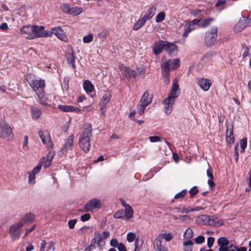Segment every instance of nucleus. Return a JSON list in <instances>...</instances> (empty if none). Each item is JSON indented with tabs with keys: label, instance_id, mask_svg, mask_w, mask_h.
<instances>
[{
	"label": "nucleus",
	"instance_id": "15",
	"mask_svg": "<svg viewBox=\"0 0 251 251\" xmlns=\"http://www.w3.org/2000/svg\"><path fill=\"white\" fill-rule=\"evenodd\" d=\"M52 32L58 39L62 41L67 42L68 37L64 31L60 26L53 28Z\"/></svg>",
	"mask_w": 251,
	"mask_h": 251
},
{
	"label": "nucleus",
	"instance_id": "61",
	"mask_svg": "<svg viewBox=\"0 0 251 251\" xmlns=\"http://www.w3.org/2000/svg\"><path fill=\"white\" fill-rule=\"evenodd\" d=\"M90 218H91L90 215L88 213H86V214H84V215H82L81 216L80 220L82 222H85V221L89 220L90 219Z\"/></svg>",
	"mask_w": 251,
	"mask_h": 251
},
{
	"label": "nucleus",
	"instance_id": "8",
	"mask_svg": "<svg viewBox=\"0 0 251 251\" xmlns=\"http://www.w3.org/2000/svg\"><path fill=\"white\" fill-rule=\"evenodd\" d=\"M39 136L42 143L47 148H52L53 144L51 140L50 134L48 131H40L39 132Z\"/></svg>",
	"mask_w": 251,
	"mask_h": 251
},
{
	"label": "nucleus",
	"instance_id": "1",
	"mask_svg": "<svg viewBox=\"0 0 251 251\" xmlns=\"http://www.w3.org/2000/svg\"><path fill=\"white\" fill-rule=\"evenodd\" d=\"M27 82L31 88L35 92L37 96L38 102L42 105L48 106L47 102L49 98L47 97L45 88L46 87V82L45 80L42 79H37L32 77H29L27 80Z\"/></svg>",
	"mask_w": 251,
	"mask_h": 251
},
{
	"label": "nucleus",
	"instance_id": "22",
	"mask_svg": "<svg viewBox=\"0 0 251 251\" xmlns=\"http://www.w3.org/2000/svg\"><path fill=\"white\" fill-rule=\"evenodd\" d=\"M180 93V91L179 88V85L177 84L176 80H174L172 86L171 95L168 97H173L174 100H175V99L178 96Z\"/></svg>",
	"mask_w": 251,
	"mask_h": 251
},
{
	"label": "nucleus",
	"instance_id": "3",
	"mask_svg": "<svg viewBox=\"0 0 251 251\" xmlns=\"http://www.w3.org/2000/svg\"><path fill=\"white\" fill-rule=\"evenodd\" d=\"M92 131L91 125L86 124L79 138V146L85 153L88 152L90 149V139L92 135Z\"/></svg>",
	"mask_w": 251,
	"mask_h": 251
},
{
	"label": "nucleus",
	"instance_id": "51",
	"mask_svg": "<svg viewBox=\"0 0 251 251\" xmlns=\"http://www.w3.org/2000/svg\"><path fill=\"white\" fill-rule=\"evenodd\" d=\"M93 39V36L92 34H89L85 36L83 38V41L85 43H89L91 42Z\"/></svg>",
	"mask_w": 251,
	"mask_h": 251
},
{
	"label": "nucleus",
	"instance_id": "21",
	"mask_svg": "<svg viewBox=\"0 0 251 251\" xmlns=\"http://www.w3.org/2000/svg\"><path fill=\"white\" fill-rule=\"evenodd\" d=\"M111 95L109 92L105 93L102 96L100 105V110L102 113L104 111L106 105L109 102Z\"/></svg>",
	"mask_w": 251,
	"mask_h": 251
},
{
	"label": "nucleus",
	"instance_id": "7",
	"mask_svg": "<svg viewBox=\"0 0 251 251\" xmlns=\"http://www.w3.org/2000/svg\"><path fill=\"white\" fill-rule=\"evenodd\" d=\"M75 135L71 134L68 138L65 139L64 144L60 149V153L62 154H65L68 153L69 151H72L74 147V139Z\"/></svg>",
	"mask_w": 251,
	"mask_h": 251
},
{
	"label": "nucleus",
	"instance_id": "4",
	"mask_svg": "<svg viewBox=\"0 0 251 251\" xmlns=\"http://www.w3.org/2000/svg\"><path fill=\"white\" fill-rule=\"evenodd\" d=\"M14 134L10 126L5 122H0V137L8 141L12 139Z\"/></svg>",
	"mask_w": 251,
	"mask_h": 251
},
{
	"label": "nucleus",
	"instance_id": "63",
	"mask_svg": "<svg viewBox=\"0 0 251 251\" xmlns=\"http://www.w3.org/2000/svg\"><path fill=\"white\" fill-rule=\"evenodd\" d=\"M35 175L34 174H33V173H32V172H31L29 174L28 181H29V183H35Z\"/></svg>",
	"mask_w": 251,
	"mask_h": 251
},
{
	"label": "nucleus",
	"instance_id": "13",
	"mask_svg": "<svg viewBox=\"0 0 251 251\" xmlns=\"http://www.w3.org/2000/svg\"><path fill=\"white\" fill-rule=\"evenodd\" d=\"M197 83L200 88L204 91H208L212 85V82L210 79L203 78H198Z\"/></svg>",
	"mask_w": 251,
	"mask_h": 251
},
{
	"label": "nucleus",
	"instance_id": "35",
	"mask_svg": "<svg viewBox=\"0 0 251 251\" xmlns=\"http://www.w3.org/2000/svg\"><path fill=\"white\" fill-rule=\"evenodd\" d=\"M97 242L98 247H102L104 245V242H102L101 236L99 231H95L94 232V237Z\"/></svg>",
	"mask_w": 251,
	"mask_h": 251
},
{
	"label": "nucleus",
	"instance_id": "42",
	"mask_svg": "<svg viewBox=\"0 0 251 251\" xmlns=\"http://www.w3.org/2000/svg\"><path fill=\"white\" fill-rule=\"evenodd\" d=\"M226 3V0H218L215 6L220 10H222L225 7Z\"/></svg>",
	"mask_w": 251,
	"mask_h": 251
},
{
	"label": "nucleus",
	"instance_id": "31",
	"mask_svg": "<svg viewBox=\"0 0 251 251\" xmlns=\"http://www.w3.org/2000/svg\"><path fill=\"white\" fill-rule=\"evenodd\" d=\"M83 88L84 90L87 93L92 92L94 90V88L92 82L88 80H86L83 82Z\"/></svg>",
	"mask_w": 251,
	"mask_h": 251
},
{
	"label": "nucleus",
	"instance_id": "26",
	"mask_svg": "<svg viewBox=\"0 0 251 251\" xmlns=\"http://www.w3.org/2000/svg\"><path fill=\"white\" fill-rule=\"evenodd\" d=\"M156 10V7L155 6H152L151 8H149V9L147 11V12L145 13L144 16L143 17V18L146 20L147 21V20H149L151 19L153 16H154L155 11Z\"/></svg>",
	"mask_w": 251,
	"mask_h": 251
},
{
	"label": "nucleus",
	"instance_id": "49",
	"mask_svg": "<svg viewBox=\"0 0 251 251\" xmlns=\"http://www.w3.org/2000/svg\"><path fill=\"white\" fill-rule=\"evenodd\" d=\"M184 236L187 239L191 238L193 236V232L192 229L189 228L187 229L184 232Z\"/></svg>",
	"mask_w": 251,
	"mask_h": 251
},
{
	"label": "nucleus",
	"instance_id": "24",
	"mask_svg": "<svg viewBox=\"0 0 251 251\" xmlns=\"http://www.w3.org/2000/svg\"><path fill=\"white\" fill-rule=\"evenodd\" d=\"M123 206L125 207V217L127 221L129 220L132 218L133 215V210L132 207L127 204L123 203Z\"/></svg>",
	"mask_w": 251,
	"mask_h": 251
},
{
	"label": "nucleus",
	"instance_id": "27",
	"mask_svg": "<svg viewBox=\"0 0 251 251\" xmlns=\"http://www.w3.org/2000/svg\"><path fill=\"white\" fill-rule=\"evenodd\" d=\"M153 247L155 251H161L163 248L165 247L162 245V240L161 237L157 236L154 240Z\"/></svg>",
	"mask_w": 251,
	"mask_h": 251
},
{
	"label": "nucleus",
	"instance_id": "39",
	"mask_svg": "<svg viewBox=\"0 0 251 251\" xmlns=\"http://www.w3.org/2000/svg\"><path fill=\"white\" fill-rule=\"evenodd\" d=\"M214 21L213 18H207L203 20L200 23V26L202 28H205L210 25L212 22Z\"/></svg>",
	"mask_w": 251,
	"mask_h": 251
},
{
	"label": "nucleus",
	"instance_id": "23",
	"mask_svg": "<svg viewBox=\"0 0 251 251\" xmlns=\"http://www.w3.org/2000/svg\"><path fill=\"white\" fill-rule=\"evenodd\" d=\"M35 215L32 213H26L23 218H22L19 222H22L24 224H30L34 221Z\"/></svg>",
	"mask_w": 251,
	"mask_h": 251
},
{
	"label": "nucleus",
	"instance_id": "43",
	"mask_svg": "<svg viewBox=\"0 0 251 251\" xmlns=\"http://www.w3.org/2000/svg\"><path fill=\"white\" fill-rule=\"evenodd\" d=\"M147 106V105L146 104L139 103L137 106V113L139 115L141 116L143 114Z\"/></svg>",
	"mask_w": 251,
	"mask_h": 251
},
{
	"label": "nucleus",
	"instance_id": "32",
	"mask_svg": "<svg viewBox=\"0 0 251 251\" xmlns=\"http://www.w3.org/2000/svg\"><path fill=\"white\" fill-rule=\"evenodd\" d=\"M149 93L148 91H146L142 96L140 103L146 104L147 105L149 104L151 102V100L149 99Z\"/></svg>",
	"mask_w": 251,
	"mask_h": 251
},
{
	"label": "nucleus",
	"instance_id": "54",
	"mask_svg": "<svg viewBox=\"0 0 251 251\" xmlns=\"http://www.w3.org/2000/svg\"><path fill=\"white\" fill-rule=\"evenodd\" d=\"M114 217L116 219H124V213L122 210H119L116 212L114 215Z\"/></svg>",
	"mask_w": 251,
	"mask_h": 251
},
{
	"label": "nucleus",
	"instance_id": "14",
	"mask_svg": "<svg viewBox=\"0 0 251 251\" xmlns=\"http://www.w3.org/2000/svg\"><path fill=\"white\" fill-rule=\"evenodd\" d=\"M175 100L173 97H167L164 100V112L167 115L171 114L172 111V106L175 104Z\"/></svg>",
	"mask_w": 251,
	"mask_h": 251
},
{
	"label": "nucleus",
	"instance_id": "41",
	"mask_svg": "<svg viewBox=\"0 0 251 251\" xmlns=\"http://www.w3.org/2000/svg\"><path fill=\"white\" fill-rule=\"evenodd\" d=\"M188 191L186 189H184L180 191V192L176 194L175 197L174 199L179 200V199H182L185 196H186L187 194Z\"/></svg>",
	"mask_w": 251,
	"mask_h": 251
},
{
	"label": "nucleus",
	"instance_id": "45",
	"mask_svg": "<svg viewBox=\"0 0 251 251\" xmlns=\"http://www.w3.org/2000/svg\"><path fill=\"white\" fill-rule=\"evenodd\" d=\"M165 18V13L164 12H161L156 16L155 21L156 23L162 22Z\"/></svg>",
	"mask_w": 251,
	"mask_h": 251
},
{
	"label": "nucleus",
	"instance_id": "2",
	"mask_svg": "<svg viewBox=\"0 0 251 251\" xmlns=\"http://www.w3.org/2000/svg\"><path fill=\"white\" fill-rule=\"evenodd\" d=\"M180 66V60L178 58L169 59L168 60L162 59L161 64V72L164 81L166 83H169L170 81V72L171 69L174 70L177 69Z\"/></svg>",
	"mask_w": 251,
	"mask_h": 251
},
{
	"label": "nucleus",
	"instance_id": "34",
	"mask_svg": "<svg viewBox=\"0 0 251 251\" xmlns=\"http://www.w3.org/2000/svg\"><path fill=\"white\" fill-rule=\"evenodd\" d=\"M146 22V20H145L143 17L140 18L137 22L135 23L133 25V29L134 30H138L140 28H141L144 25Z\"/></svg>",
	"mask_w": 251,
	"mask_h": 251
},
{
	"label": "nucleus",
	"instance_id": "47",
	"mask_svg": "<svg viewBox=\"0 0 251 251\" xmlns=\"http://www.w3.org/2000/svg\"><path fill=\"white\" fill-rule=\"evenodd\" d=\"M108 33V32L107 30L103 29L97 34V37L100 40H102L107 37Z\"/></svg>",
	"mask_w": 251,
	"mask_h": 251
},
{
	"label": "nucleus",
	"instance_id": "16",
	"mask_svg": "<svg viewBox=\"0 0 251 251\" xmlns=\"http://www.w3.org/2000/svg\"><path fill=\"white\" fill-rule=\"evenodd\" d=\"M165 41L160 40L158 42H155L152 45V50L155 55H158L161 53L162 50L165 48Z\"/></svg>",
	"mask_w": 251,
	"mask_h": 251
},
{
	"label": "nucleus",
	"instance_id": "18",
	"mask_svg": "<svg viewBox=\"0 0 251 251\" xmlns=\"http://www.w3.org/2000/svg\"><path fill=\"white\" fill-rule=\"evenodd\" d=\"M196 223L201 225L210 226L211 218L207 215H201L196 218Z\"/></svg>",
	"mask_w": 251,
	"mask_h": 251
},
{
	"label": "nucleus",
	"instance_id": "38",
	"mask_svg": "<svg viewBox=\"0 0 251 251\" xmlns=\"http://www.w3.org/2000/svg\"><path fill=\"white\" fill-rule=\"evenodd\" d=\"M218 244L220 247L222 246H228L229 241L228 240L224 237H220L218 240Z\"/></svg>",
	"mask_w": 251,
	"mask_h": 251
},
{
	"label": "nucleus",
	"instance_id": "64",
	"mask_svg": "<svg viewBox=\"0 0 251 251\" xmlns=\"http://www.w3.org/2000/svg\"><path fill=\"white\" fill-rule=\"evenodd\" d=\"M117 248L119 251H127L126 246L122 243L119 244Z\"/></svg>",
	"mask_w": 251,
	"mask_h": 251
},
{
	"label": "nucleus",
	"instance_id": "6",
	"mask_svg": "<svg viewBox=\"0 0 251 251\" xmlns=\"http://www.w3.org/2000/svg\"><path fill=\"white\" fill-rule=\"evenodd\" d=\"M23 226V223L18 222L16 224L12 225L9 227V234L13 241H15L20 237Z\"/></svg>",
	"mask_w": 251,
	"mask_h": 251
},
{
	"label": "nucleus",
	"instance_id": "59",
	"mask_svg": "<svg viewBox=\"0 0 251 251\" xmlns=\"http://www.w3.org/2000/svg\"><path fill=\"white\" fill-rule=\"evenodd\" d=\"M215 239L213 237H209L207 238V245L209 248H211L214 244Z\"/></svg>",
	"mask_w": 251,
	"mask_h": 251
},
{
	"label": "nucleus",
	"instance_id": "56",
	"mask_svg": "<svg viewBox=\"0 0 251 251\" xmlns=\"http://www.w3.org/2000/svg\"><path fill=\"white\" fill-rule=\"evenodd\" d=\"M149 139L151 142H157L161 141V138L159 136H150Z\"/></svg>",
	"mask_w": 251,
	"mask_h": 251
},
{
	"label": "nucleus",
	"instance_id": "57",
	"mask_svg": "<svg viewBox=\"0 0 251 251\" xmlns=\"http://www.w3.org/2000/svg\"><path fill=\"white\" fill-rule=\"evenodd\" d=\"M135 238V234L133 232H129L127 234V240L129 242H132Z\"/></svg>",
	"mask_w": 251,
	"mask_h": 251
},
{
	"label": "nucleus",
	"instance_id": "60",
	"mask_svg": "<svg viewBox=\"0 0 251 251\" xmlns=\"http://www.w3.org/2000/svg\"><path fill=\"white\" fill-rule=\"evenodd\" d=\"M241 148H246L247 146V138L246 137L243 138L240 141Z\"/></svg>",
	"mask_w": 251,
	"mask_h": 251
},
{
	"label": "nucleus",
	"instance_id": "5",
	"mask_svg": "<svg viewBox=\"0 0 251 251\" xmlns=\"http://www.w3.org/2000/svg\"><path fill=\"white\" fill-rule=\"evenodd\" d=\"M217 27L213 26L205 33L204 43L207 46H211L214 44L217 38Z\"/></svg>",
	"mask_w": 251,
	"mask_h": 251
},
{
	"label": "nucleus",
	"instance_id": "53",
	"mask_svg": "<svg viewBox=\"0 0 251 251\" xmlns=\"http://www.w3.org/2000/svg\"><path fill=\"white\" fill-rule=\"evenodd\" d=\"M52 34H53L52 28L51 29V30H43L41 37H51Z\"/></svg>",
	"mask_w": 251,
	"mask_h": 251
},
{
	"label": "nucleus",
	"instance_id": "29",
	"mask_svg": "<svg viewBox=\"0 0 251 251\" xmlns=\"http://www.w3.org/2000/svg\"><path fill=\"white\" fill-rule=\"evenodd\" d=\"M206 174L207 176L209 177L207 181L208 184L210 188L213 189L215 184L213 181L214 177L212 169L210 167L207 170Z\"/></svg>",
	"mask_w": 251,
	"mask_h": 251
},
{
	"label": "nucleus",
	"instance_id": "46",
	"mask_svg": "<svg viewBox=\"0 0 251 251\" xmlns=\"http://www.w3.org/2000/svg\"><path fill=\"white\" fill-rule=\"evenodd\" d=\"M199 192L198 187L197 186H193L192 188H191L189 193L190 194V197L191 198H192L194 197Z\"/></svg>",
	"mask_w": 251,
	"mask_h": 251
},
{
	"label": "nucleus",
	"instance_id": "20",
	"mask_svg": "<svg viewBox=\"0 0 251 251\" xmlns=\"http://www.w3.org/2000/svg\"><path fill=\"white\" fill-rule=\"evenodd\" d=\"M57 107L62 111L66 112H75L78 113L80 111V109L79 108L72 105L59 104Z\"/></svg>",
	"mask_w": 251,
	"mask_h": 251
},
{
	"label": "nucleus",
	"instance_id": "30",
	"mask_svg": "<svg viewBox=\"0 0 251 251\" xmlns=\"http://www.w3.org/2000/svg\"><path fill=\"white\" fill-rule=\"evenodd\" d=\"M31 112L32 118L34 120H38L42 114V111L39 108L32 107L31 108Z\"/></svg>",
	"mask_w": 251,
	"mask_h": 251
},
{
	"label": "nucleus",
	"instance_id": "12",
	"mask_svg": "<svg viewBox=\"0 0 251 251\" xmlns=\"http://www.w3.org/2000/svg\"><path fill=\"white\" fill-rule=\"evenodd\" d=\"M251 19L249 17H243L234 26V30L235 32H239L245 28L250 23Z\"/></svg>",
	"mask_w": 251,
	"mask_h": 251
},
{
	"label": "nucleus",
	"instance_id": "58",
	"mask_svg": "<svg viewBox=\"0 0 251 251\" xmlns=\"http://www.w3.org/2000/svg\"><path fill=\"white\" fill-rule=\"evenodd\" d=\"M28 136L25 135L24 137V142H23V149L27 151L28 149Z\"/></svg>",
	"mask_w": 251,
	"mask_h": 251
},
{
	"label": "nucleus",
	"instance_id": "9",
	"mask_svg": "<svg viewBox=\"0 0 251 251\" xmlns=\"http://www.w3.org/2000/svg\"><path fill=\"white\" fill-rule=\"evenodd\" d=\"M101 207V201L97 199H93L89 201L84 206L85 211L91 212L94 209H99Z\"/></svg>",
	"mask_w": 251,
	"mask_h": 251
},
{
	"label": "nucleus",
	"instance_id": "40",
	"mask_svg": "<svg viewBox=\"0 0 251 251\" xmlns=\"http://www.w3.org/2000/svg\"><path fill=\"white\" fill-rule=\"evenodd\" d=\"M76 57L74 55V52L73 50H71V52H68L67 55V61L69 64H71V63H73V62H75V59Z\"/></svg>",
	"mask_w": 251,
	"mask_h": 251
},
{
	"label": "nucleus",
	"instance_id": "52",
	"mask_svg": "<svg viewBox=\"0 0 251 251\" xmlns=\"http://www.w3.org/2000/svg\"><path fill=\"white\" fill-rule=\"evenodd\" d=\"M204 241L205 238L202 235H199L195 239V242L197 244H201Z\"/></svg>",
	"mask_w": 251,
	"mask_h": 251
},
{
	"label": "nucleus",
	"instance_id": "62",
	"mask_svg": "<svg viewBox=\"0 0 251 251\" xmlns=\"http://www.w3.org/2000/svg\"><path fill=\"white\" fill-rule=\"evenodd\" d=\"M76 222H77V220L75 219L69 220L68 222V226H69V228L71 229L74 228Z\"/></svg>",
	"mask_w": 251,
	"mask_h": 251
},
{
	"label": "nucleus",
	"instance_id": "37",
	"mask_svg": "<svg viewBox=\"0 0 251 251\" xmlns=\"http://www.w3.org/2000/svg\"><path fill=\"white\" fill-rule=\"evenodd\" d=\"M216 54V52L213 50L209 51L203 55L201 58V59L205 61V62H207Z\"/></svg>",
	"mask_w": 251,
	"mask_h": 251
},
{
	"label": "nucleus",
	"instance_id": "50",
	"mask_svg": "<svg viewBox=\"0 0 251 251\" xmlns=\"http://www.w3.org/2000/svg\"><path fill=\"white\" fill-rule=\"evenodd\" d=\"M231 248H234L236 249V247H235L233 245L231 244L229 246H222L220 247L219 249V251H234V249L229 250V249Z\"/></svg>",
	"mask_w": 251,
	"mask_h": 251
},
{
	"label": "nucleus",
	"instance_id": "36",
	"mask_svg": "<svg viewBox=\"0 0 251 251\" xmlns=\"http://www.w3.org/2000/svg\"><path fill=\"white\" fill-rule=\"evenodd\" d=\"M83 9L81 7H70L69 14L76 16L82 12Z\"/></svg>",
	"mask_w": 251,
	"mask_h": 251
},
{
	"label": "nucleus",
	"instance_id": "19",
	"mask_svg": "<svg viewBox=\"0 0 251 251\" xmlns=\"http://www.w3.org/2000/svg\"><path fill=\"white\" fill-rule=\"evenodd\" d=\"M226 141L228 143L232 144L234 142L235 139L233 132L232 125H228L226 126Z\"/></svg>",
	"mask_w": 251,
	"mask_h": 251
},
{
	"label": "nucleus",
	"instance_id": "33",
	"mask_svg": "<svg viewBox=\"0 0 251 251\" xmlns=\"http://www.w3.org/2000/svg\"><path fill=\"white\" fill-rule=\"evenodd\" d=\"M224 224V222L222 220L218 218L212 216L211 218L210 226H214L215 227H219L222 226Z\"/></svg>",
	"mask_w": 251,
	"mask_h": 251
},
{
	"label": "nucleus",
	"instance_id": "11",
	"mask_svg": "<svg viewBox=\"0 0 251 251\" xmlns=\"http://www.w3.org/2000/svg\"><path fill=\"white\" fill-rule=\"evenodd\" d=\"M33 25H25L21 28L20 31L25 38L28 39H32L35 38V36L33 35Z\"/></svg>",
	"mask_w": 251,
	"mask_h": 251
},
{
	"label": "nucleus",
	"instance_id": "28",
	"mask_svg": "<svg viewBox=\"0 0 251 251\" xmlns=\"http://www.w3.org/2000/svg\"><path fill=\"white\" fill-rule=\"evenodd\" d=\"M33 25V35L35 36V38L41 37L42 32L44 29L43 26H38L36 25Z\"/></svg>",
	"mask_w": 251,
	"mask_h": 251
},
{
	"label": "nucleus",
	"instance_id": "10",
	"mask_svg": "<svg viewBox=\"0 0 251 251\" xmlns=\"http://www.w3.org/2000/svg\"><path fill=\"white\" fill-rule=\"evenodd\" d=\"M120 69L123 75L128 78V79L135 78L137 75V72L130 68L125 66L124 64L119 65Z\"/></svg>",
	"mask_w": 251,
	"mask_h": 251
},
{
	"label": "nucleus",
	"instance_id": "55",
	"mask_svg": "<svg viewBox=\"0 0 251 251\" xmlns=\"http://www.w3.org/2000/svg\"><path fill=\"white\" fill-rule=\"evenodd\" d=\"M242 48L244 50V52L243 53V57L245 58L249 55V49L245 44L242 45Z\"/></svg>",
	"mask_w": 251,
	"mask_h": 251
},
{
	"label": "nucleus",
	"instance_id": "17",
	"mask_svg": "<svg viewBox=\"0 0 251 251\" xmlns=\"http://www.w3.org/2000/svg\"><path fill=\"white\" fill-rule=\"evenodd\" d=\"M165 46L164 50L170 55L174 56L176 54L177 47L175 44L165 41Z\"/></svg>",
	"mask_w": 251,
	"mask_h": 251
},
{
	"label": "nucleus",
	"instance_id": "48",
	"mask_svg": "<svg viewBox=\"0 0 251 251\" xmlns=\"http://www.w3.org/2000/svg\"><path fill=\"white\" fill-rule=\"evenodd\" d=\"M70 7L68 4H63L60 6L61 11L67 14H69Z\"/></svg>",
	"mask_w": 251,
	"mask_h": 251
},
{
	"label": "nucleus",
	"instance_id": "25",
	"mask_svg": "<svg viewBox=\"0 0 251 251\" xmlns=\"http://www.w3.org/2000/svg\"><path fill=\"white\" fill-rule=\"evenodd\" d=\"M195 28V26H193V24L186 23L183 25L184 32L182 34V37L184 39H186L188 36V34L191 32L192 30Z\"/></svg>",
	"mask_w": 251,
	"mask_h": 251
},
{
	"label": "nucleus",
	"instance_id": "44",
	"mask_svg": "<svg viewBox=\"0 0 251 251\" xmlns=\"http://www.w3.org/2000/svg\"><path fill=\"white\" fill-rule=\"evenodd\" d=\"M158 236L161 237V240L163 238L167 241H171L173 238V236L171 233H163Z\"/></svg>",
	"mask_w": 251,
	"mask_h": 251
}]
</instances>
